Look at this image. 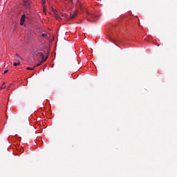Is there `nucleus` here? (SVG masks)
Instances as JSON below:
<instances>
[{"label": "nucleus", "instance_id": "obj_14", "mask_svg": "<svg viewBox=\"0 0 177 177\" xmlns=\"http://www.w3.org/2000/svg\"><path fill=\"white\" fill-rule=\"evenodd\" d=\"M44 0H42V1L44 2Z\"/></svg>", "mask_w": 177, "mask_h": 177}, {"label": "nucleus", "instance_id": "obj_2", "mask_svg": "<svg viewBox=\"0 0 177 177\" xmlns=\"http://www.w3.org/2000/svg\"><path fill=\"white\" fill-rule=\"evenodd\" d=\"M24 6L25 8H30V0H23Z\"/></svg>", "mask_w": 177, "mask_h": 177}, {"label": "nucleus", "instance_id": "obj_6", "mask_svg": "<svg viewBox=\"0 0 177 177\" xmlns=\"http://www.w3.org/2000/svg\"><path fill=\"white\" fill-rule=\"evenodd\" d=\"M21 63L20 62H15L13 64V66H15V67H17V66H20Z\"/></svg>", "mask_w": 177, "mask_h": 177}, {"label": "nucleus", "instance_id": "obj_1", "mask_svg": "<svg viewBox=\"0 0 177 177\" xmlns=\"http://www.w3.org/2000/svg\"><path fill=\"white\" fill-rule=\"evenodd\" d=\"M45 51L42 50H37L35 52V55L37 57H41V60H45V55H44Z\"/></svg>", "mask_w": 177, "mask_h": 177}, {"label": "nucleus", "instance_id": "obj_7", "mask_svg": "<svg viewBox=\"0 0 177 177\" xmlns=\"http://www.w3.org/2000/svg\"><path fill=\"white\" fill-rule=\"evenodd\" d=\"M41 37H43L44 38H47L48 37V34L43 33V34H41Z\"/></svg>", "mask_w": 177, "mask_h": 177}, {"label": "nucleus", "instance_id": "obj_8", "mask_svg": "<svg viewBox=\"0 0 177 177\" xmlns=\"http://www.w3.org/2000/svg\"><path fill=\"white\" fill-rule=\"evenodd\" d=\"M5 88H6V86H5L4 84H3V85L0 87V89H1V90L5 89Z\"/></svg>", "mask_w": 177, "mask_h": 177}, {"label": "nucleus", "instance_id": "obj_3", "mask_svg": "<svg viewBox=\"0 0 177 177\" xmlns=\"http://www.w3.org/2000/svg\"><path fill=\"white\" fill-rule=\"evenodd\" d=\"M47 59L48 57H46L44 59H41V62H39V64L35 66V67H38L39 66H41V64H42V63H44V62H46Z\"/></svg>", "mask_w": 177, "mask_h": 177}, {"label": "nucleus", "instance_id": "obj_12", "mask_svg": "<svg viewBox=\"0 0 177 177\" xmlns=\"http://www.w3.org/2000/svg\"><path fill=\"white\" fill-rule=\"evenodd\" d=\"M21 26H24V23H20Z\"/></svg>", "mask_w": 177, "mask_h": 177}, {"label": "nucleus", "instance_id": "obj_9", "mask_svg": "<svg viewBox=\"0 0 177 177\" xmlns=\"http://www.w3.org/2000/svg\"><path fill=\"white\" fill-rule=\"evenodd\" d=\"M15 56H16L17 57H19V59H20L21 60H23V58H21V57H20V55H19V54H16Z\"/></svg>", "mask_w": 177, "mask_h": 177}, {"label": "nucleus", "instance_id": "obj_5", "mask_svg": "<svg viewBox=\"0 0 177 177\" xmlns=\"http://www.w3.org/2000/svg\"><path fill=\"white\" fill-rule=\"evenodd\" d=\"M26 21V15H23L21 18V23H24Z\"/></svg>", "mask_w": 177, "mask_h": 177}, {"label": "nucleus", "instance_id": "obj_11", "mask_svg": "<svg viewBox=\"0 0 177 177\" xmlns=\"http://www.w3.org/2000/svg\"><path fill=\"white\" fill-rule=\"evenodd\" d=\"M6 73H8V70H6V71L3 72V74H6Z\"/></svg>", "mask_w": 177, "mask_h": 177}, {"label": "nucleus", "instance_id": "obj_13", "mask_svg": "<svg viewBox=\"0 0 177 177\" xmlns=\"http://www.w3.org/2000/svg\"><path fill=\"white\" fill-rule=\"evenodd\" d=\"M55 15L57 13V11H55Z\"/></svg>", "mask_w": 177, "mask_h": 177}, {"label": "nucleus", "instance_id": "obj_10", "mask_svg": "<svg viewBox=\"0 0 177 177\" xmlns=\"http://www.w3.org/2000/svg\"><path fill=\"white\" fill-rule=\"evenodd\" d=\"M26 70H34V68H31V67H27Z\"/></svg>", "mask_w": 177, "mask_h": 177}, {"label": "nucleus", "instance_id": "obj_4", "mask_svg": "<svg viewBox=\"0 0 177 177\" xmlns=\"http://www.w3.org/2000/svg\"><path fill=\"white\" fill-rule=\"evenodd\" d=\"M77 16V11H75L74 12L71 14V18L74 19Z\"/></svg>", "mask_w": 177, "mask_h": 177}]
</instances>
